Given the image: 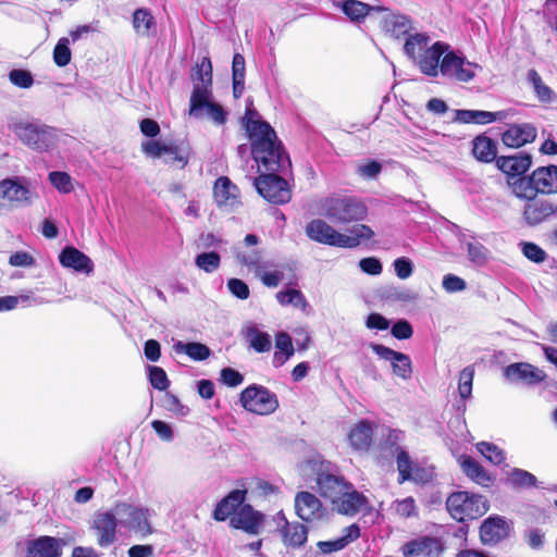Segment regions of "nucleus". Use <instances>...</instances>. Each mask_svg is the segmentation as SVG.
<instances>
[{
	"instance_id": "obj_1",
	"label": "nucleus",
	"mask_w": 557,
	"mask_h": 557,
	"mask_svg": "<svg viewBox=\"0 0 557 557\" xmlns=\"http://www.w3.org/2000/svg\"><path fill=\"white\" fill-rule=\"evenodd\" d=\"M243 125L251 144V154L260 171L283 172L290 166V160L275 131L262 120L250 99L247 100Z\"/></svg>"
},
{
	"instance_id": "obj_2",
	"label": "nucleus",
	"mask_w": 557,
	"mask_h": 557,
	"mask_svg": "<svg viewBox=\"0 0 557 557\" xmlns=\"http://www.w3.org/2000/svg\"><path fill=\"white\" fill-rule=\"evenodd\" d=\"M246 491L235 490L224 497L214 510V518L223 521L228 519L230 525L249 535H259L265 524V516L245 504Z\"/></svg>"
},
{
	"instance_id": "obj_3",
	"label": "nucleus",
	"mask_w": 557,
	"mask_h": 557,
	"mask_svg": "<svg viewBox=\"0 0 557 557\" xmlns=\"http://www.w3.org/2000/svg\"><path fill=\"white\" fill-rule=\"evenodd\" d=\"M306 235L313 242L341 247L356 248L363 240L370 239L374 232L366 224H356L348 233L337 232L322 219H314L306 225Z\"/></svg>"
},
{
	"instance_id": "obj_4",
	"label": "nucleus",
	"mask_w": 557,
	"mask_h": 557,
	"mask_svg": "<svg viewBox=\"0 0 557 557\" xmlns=\"http://www.w3.org/2000/svg\"><path fill=\"white\" fill-rule=\"evenodd\" d=\"M9 127L26 147L38 152L49 151L58 140V129L47 124L15 121Z\"/></svg>"
},
{
	"instance_id": "obj_5",
	"label": "nucleus",
	"mask_w": 557,
	"mask_h": 557,
	"mask_svg": "<svg viewBox=\"0 0 557 557\" xmlns=\"http://www.w3.org/2000/svg\"><path fill=\"white\" fill-rule=\"evenodd\" d=\"M446 508L455 520L463 522L483 516L488 506L486 499L481 495L455 492L448 496Z\"/></svg>"
},
{
	"instance_id": "obj_6",
	"label": "nucleus",
	"mask_w": 557,
	"mask_h": 557,
	"mask_svg": "<svg viewBox=\"0 0 557 557\" xmlns=\"http://www.w3.org/2000/svg\"><path fill=\"white\" fill-rule=\"evenodd\" d=\"M324 216L335 223H349L362 220L367 208L359 200L351 197H331L322 205Z\"/></svg>"
},
{
	"instance_id": "obj_7",
	"label": "nucleus",
	"mask_w": 557,
	"mask_h": 557,
	"mask_svg": "<svg viewBox=\"0 0 557 557\" xmlns=\"http://www.w3.org/2000/svg\"><path fill=\"white\" fill-rule=\"evenodd\" d=\"M206 63L209 64L207 57L200 64H195L190 75L194 89L189 101V115L197 119L203 116L205 112H209V79H205V76L209 75V71L205 70Z\"/></svg>"
},
{
	"instance_id": "obj_8",
	"label": "nucleus",
	"mask_w": 557,
	"mask_h": 557,
	"mask_svg": "<svg viewBox=\"0 0 557 557\" xmlns=\"http://www.w3.org/2000/svg\"><path fill=\"white\" fill-rule=\"evenodd\" d=\"M242 406L256 414L267 416L278 408L277 396L262 385L252 384L240 393Z\"/></svg>"
},
{
	"instance_id": "obj_9",
	"label": "nucleus",
	"mask_w": 557,
	"mask_h": 557,
	"mask_svg": "<svg viewBox=\"0 0 557 557\" xmlns=\"http://www.w3.org/2000/svg\"><path fill=\"white\" fill-rule=\"evenodd\" d=\"M479 69V64L468 61L462 53L448 49L441 61L440 72L446 78L468 83Z\"/></svg>"
},
{
	"instance_id": "obj_10",
	"label": "nucleus",
	"mask_w": 557,
	"mask_h": 557,
	"mask_svg": "<svg viewBox=\"0 0 557 557\" xmlns=\"http://www.w3.org/2000/svg\"><path fill=\"white\" fill-rule=\"evenodd\" d=\"M396 462L398 470V483L406 481H412L414 483H428L433 480L434 473L432 468L422 466L421 463L413 461L408 453L401 447L395 448Z\"/></svg>"
},
{
	"instance_id": "obj_11",
	"label": "nucleus",
	"mask_w": 557,
	"mask_h": 557,
	"mask_svg": "<svg viewBox=\"0 0 557 557\" xmlns=\"http://www.w3.org/2000/svg\"><path fill=\"white\" fill-rule=\"evenodd\" d=\"M557 216V201L549 198L535 197L525 201L522 208V220L530 227L539 226Z\"/></svg>"
},
{
	"instance_id": "obj_12",
	"label": "nucleus",
	"mask_w": 557,
	"mask_h": 557,
	"mask_svg": "<svg viewBox=\"0 0 557 557\" xmlns=\"http://www.w3.org/2000/svg\"><path fill=\"white\" fill-rule=\"evenodd\" d=\"M271 172L261 175L255 180V186L258 193L268 201L276 205H283L290 200L292 193L287 182Z\"/></svg>"
},
{
	"instance_id": "obj_13",
	"label": "nucleus",
	"mask_w": 557,
	"mask_h": 557,
	"mask_svg": "<svg viewBox=\"0 0 557 557\" xmlns=\"http://www.w3.org/2000/svg\"><path fill=\"white\" fill-rule=\"evenodd\" d=\"M505 380L510 384L535 386L546 379V373L528 362L511 363L503 369Z\"/></svg>"
},
{
	"instance_id": "obj_14",
	"label": "nucleus",
	"mask_w": 557,
	"mask_h": 557,
	"mask_svg": "<svg viewBox=\"0 0 557 557\" xmlns=\"http://www.w3.org/2000/svg\"><path fill=\"white\" fill-rule=\"evenodd\" d=\"M113 510L104 512H96L91 522L96 542L99 547L107 548L116 541L117 519Z\"/></svg>"
},
{
	"instance_id": "obj_15",
	"label": "nucleus",
	"mask_w": 557,
	"mask_h": 557,
	"mask_svg": "<svg viewBox=\"0 0 557 557\" xmlns=\"http://www.w3.org/2000/svg\"><path fill=\"white\" fill-rule=\"evenodd\" d=\"M214 202L222 212L230 213L242 206L238 187L227 177H219L213 186Z\"/></svg>"
},
{
	"instance_id": "obj_16",
	"label": "nucleus",
	"mask_w": 557,
	"mask_h": 557,
	"mask_svg": "<svg viewBox=\"0 0 557 557\" xmlns=\"http://www.w3.org/2000/svg\"><path fill=\"white\" fill-rule=\"evenodd\" d=\"M33 194L28 186L17 177L0 181V200L10 208H20L32 203Z\"/></svg>"
},
{
	"instance_id": "obj_17",
	"label": "nucleus",
	"mask_w": 557,
	"mask_h": 557,
	"mask_svg": "<svg viewBox=\"0 0 557 557\" xmlns=\"http://www.w3.org/2000/svg\"><path fill=\"white\" fill-rule=\"evenodd\" d=\"M373 352L383 360L391 363L393 373L407 381L412 375V363L408 355L393 350L382 344H371Z\"/></svg>"
},
{
	"instance_id": "obj_18",
	"label": "nucleus",
	"mask_w": 557,
	"mask_h": 557,
	"mask_svg": "<svg viewBox=\"0 0 557 557\" xmlns=\"http://www.w3.org/2000/svg\"><path fill=\"white\" fill-rule=\"evenodd\" d=\"M297 516L307 522L320 521L326 516L321 500L310 492H299L295 497Z\"/></svg>"
},
{
	"instance_id": "obj_19",
	"label": "nucleus",
	"mask_w": 557,
	"mask_h": 557,
	"mask_svg": "<svg viewBox=\"0 0 557 557\" xmlns=\"http://www.w3.org/2000/svg\"><path fill=\"white\" fill-rule=\"evenodd\" d=\"M332 505L334 510L338 513L352 517L367 509L369 507V500L350 483L347 491L345 490L341 495H338V498H336Z\"/></svg>"
},
{
	"instance_id": "obj_20",
	"label": "nucleus",
	"mask_w": 557,
	"mask_h": 557,
	"mask_svg": "<svg viewBox=\"0 0 557 557\" xmlns=\"http://www.w3.org/2000/svg\"><path fill=\"white\" fill-rule=\"evenodd\" d=\"M114 511L117 516L125 517L126 524L136 533H139L141 536L151 534V525L147 519L146 511L143 509L126 503H117L114 506Z\"/></svg>"
},
{
	"instance_id": "obj_21",
	"label": "nucleus",
	"mask_w": 557,
	"mask_h": 557,
	"mask_svg": "<svg viewBox=\"0 0 557 557\" xmlns=\"http://www.w3.org/2000/svg\"><path fill=\"white\" fill-rule=\"evenodd\" d=\"M449 46L442 41H436L429 47L417 60L416 63L420 71L432 77H436L440 72L441 59L448 51Z\"/></svg>"
},
{
	"instance_id": "obj_22",
	"label": "nucleus",
	"mask_w": 557,
	"mask_h": 557,
	"mask_svg": "<svg viewBox=\"0 0 557 557\" xmlns=\"http://www.w3.org/2000/svg\"><path fill=\"white\" fill-rule=\"evenodd\" d=\"M64 545L63 539L42 535L28 542L26 557H61Z\"/></svg>"
},
{
	"instance_id": "obj_23",
	"label": "nucleus",
	"mask_w": 557,
	"mask_h": 557,
	"mask_svg": "<svg viewBox=\"0 0 557 557\" xmlns=\"http://www.w3.org/2000/svg\"><path fill=\"white\" fill-rule=\"evenodd\" d=\"M443 549V543L440 539L424 536L406 543L403 546L401 552L405 557H438Z\"/></svg>"
},
{
	"instance_id": "obj_24",
	"label": "nucleus",
	"mask_w": 557,
	"mask_h": 557,
	"mask_svg": "<svg viewBox=\"0 0 557 557\" xmlns=\"http://www.w3.org/2000/svg\"><path fill=\"white\" fill-rule=\"evenodd\" d=\"M273 519L286 545L301 546L305 544L308 532L304 524L298 522L289 523L282 511L277 512Z\"/></svg>"
},
{
	"instance_id": "obj_25",
	"label": "nucleus",
	"mask_w": 557,
	"mask_h": 557,
	"mask_svg": "<svg viewBox=\"0 0 557 557\" xmlns=\"http://www.w3.org/2000/svg\"><path fill=\"white\" fill-rule=\"evenodd\" d=\"M350 483L343 476L330 471H321L317 476V485L320 494L333 503Z\"/></svg>"
},
{
	"instance_id": "obj_26",
	"label": "nucleus",
	"mask_w": 557,
	"mask_h": 557,
	"mask_svg": "<svg viewBox=\"0 0 557 557\" xmlns=\"http://www.w3.org/2000/svg\"><path fill=\"white\" fill-rule=\"evenodd\" d=\"M512 116V110H502L497 112L482 110H457L456 121L466 124H491L496 121H505Z\"/></svg>"
},
{
	"instance_id": "obj_27",
	"label": "nucleus",
	"mask_w": 557,
	"mask_h": 557,
	"mask_svg": "<svg viewBox=\"0 0 557 557\" xmlns=\"http://www.w3.org/2000/svg\"><path fill=\"white\" fill-rule=\"evenodd\" d=\"M536 138V128L530 123L512 124L503 134V143L511 148H519Z\"/></svg>"
},
{
	"instance_id": "obj_28",
	"label": "nucleus",
	"mask_w": 557,
	"mask_h": 557,
	"mask_svg": "<svg viewBox=\"0 0 557 557\" xmlns=\"http://www.w3.org/2000/svg\"><path fill=\"white\" fill-rule=\"evenodd\" d=\"M59 261L64 268H70L77 272L90 273L94 269L90 258L72 246H67L61 251Z\"/></svg>"
},
{
	"instance_id": "obj_29",
	"label": "nucleus",
	"mask_w": 557,
	"mask_h": 557,
	"mask_svg": "<svg viewBox=\"0 0 557 557\" xmlns=\"http://www.w3.org/2000/svg\"><path fill=\"white\" fill-rule=\"evenodd\" d=\"M531 157L527 153H517L513 156L499 157L496 159L497 168L506 173L508 177L521 176L531 166Z\"/></svg>"
},
{
	"instance_id": "obj_30",
	"label": "nucleus",
	"mask_w": 557,
	"mask_h": 557,
	"mask_svg": "<svg viewBox=\"0 0 557 557\" xmlns=\"http://www.w3.org/2000/svg\"><path fill=\"white\" fill-rule=\"evenodd\" d=\"M535 188L540 194H557V166L548 165L537 168L532 172Z\"/></svg>"
},
{
	"instance_id": "obj_31",
	"label": "nucleus",
	"mask_w": 557,
	"mask_h": 557,
	"mask_svg": "<svg viewBox=\"0 0 557 557\" xmlns=\"http://www.w3.org/2000/svg\"><path fill=\"white\" fill-rule=\"evenodd\" d=\"M359 536L360 528L358 524L352 523L343 530V534L339 537L331 541H321L318 543V547L323 554H331L344 549Z\"/></svg>"
},
{
	"instance_id": "obj_32",
	"label": "nucleus",
	"mask_w": 557,
	"mask_h": 557,
	"mask_svg": "<svg viewBox=\"0 0 557 557\" xmlns=\"http://www.w3.org/2000/svg\"><path fill=\"white\" fill-rule=\"evenodd\" d=\"M508 187L512 195L519 199L529 201L537 197L539 190L535 188L533 174L529 176H512L507 178Z\"/></svg>"
},
{
	"instance_id": "obj_33",
	"label": "nucleus",
	"mask_w": 557,
	"mask_h": 557,
	"mask_svg": "<svg viewBox=\"0 0 557 557\" xmlns=\"http://www.w3.org/2000/svg\"><path fill=\"white\" fill-rule=\"evenodd\" d=\"M336 5L351 22H361L372 11L384 10L382 7L369 5L358 0H342Z\"/></svg>"
},
{
	"instance_id": "obj_34",
	"label": "nucleus",
	"mask_w": 557,
	"mask_h": 557,
	"mask_svg": "<svg viewBox=\"0 0 557 557\" xmlns=\"http://www.w3.org/2000/svg\"><path fill=\"white\" fill-rule=\"evenodd\" d=\"M506 533L507 524L502 518H488L480 528V536L485 544L497 543Z\"/></svg>"
},
{
	"instance_id": "obj_35",
	"label": "nucleus",
	"mask_w": 557,
	"mask_h": 557,
	"mask_svg": "<svg viewBox=\"0 0 557 557\" xmlns=\"http://www.w3.org/2000/svg\"><path fill=\"white\" fill-rule=\"evenodd\" d=\"M373 429L371 423L361 421L349 433V442L357 450H367L372 443Z\"/></svg>"
},
{
	"instance_id": "obj_36",
	"label": "nucleus",
	"mask_w": 557,
	"mask_h": 557,
	"mask_svg": "<svg viewBox=\"0 0 557 557\" xmlns=\"http://www.w3.org/2000/svg\"><path fill=\"white\" fill-rule=\"evenodd\" d=\"M472 153L481 162H492L496 160V143L487 136H478L472 141Z\"/></svg>"
},
{
	"instance_id": "obj_37",
	"label": "nucleus",
	"mask_w": 557,
	"mask_h": 557,
	"mask_svg": "<svg viewBox=\"0 0 557 557\" xmlns=\"http://www.w3.org/2000/svg\"><path fill=\"white\" fill-rule=\"evenodd\" d=\"M275 352L273 356V366L275 368L282 367L293 355L294 347L292 338L287 333H278L275 341Z\"/></svg>"
},
{
	"instance_id": "obj_38",
	"label": "nucleus",
	"mask_w": 557,
	"mask_h": 557,
	"mask_svg": "<svg viewBox=\"0 0 557 557\" xmlns=\"http://www.w3.org/2000/svg\"><path fill=\"white\" fill-rule=\"evenodd\" d=\"M276 300L282 306H293L304 312H308L310 309L309 302L307 301L305 295L296 288L278 292L276 294Z\"/></svg>"
},
{
	"instance_id": "obj_39",
	"label": "nucleus",
	"mask_w": 557,
	"mask_h": 557,
	"mask_svg": "<svg viewBox=\"0 0 557 557\" xmlns=\"http://www.w3.org/2000/svg\"><path fill=\"white\" fill-rule=\"evenodd\" d=\"M461 467L467 476H469L472 481L476 482L478 484L482 486H488L491 484V476L483 469V467L474 459L470 457H465L461 462Z\"/></svg>"
},
{
	"instance_id": "obj_40",
	"label": "nucleus",
	"mask_w": 557,
	"mask_h": 557,
	"mask_svg": "<svg viewBox=\"0 0 557 557\" xmlns=\"http://www.w3.org/2000/svg\"><path fill=\"white\" fill-rule=\"evenodd\" d=\"M430 37L425 34L410 35L405 42L406 54L412 60H417L428 48Z\"/></svg>"
},
{
	"instance_id": "obj_41",
	"label": "nucleus",
	"mask_w": 557,
	"mask_h": 557,
	"mask_svg": "<svg viewBox=\"0 0 557 557\" xmlns=\"http://www.w3.org/2000/svg\"><path fill=\"white\" fill-rule=\"evenodd\" d=\"M384 28L395 38H400L409 34L411 24L407 16L393 14L385 18Z\"/></svg>"
},
{
	"instance_id": "obj_42",
	"label": "nucleus",
	"mask_w": 557,
	"mask_h": 557,
	"mask_svg": "<svg viewBox=\"0 0 557 557\" xmlns=\"http://www.w3.org/2000/svg\"><path fill=\"white\" fill-rule=\"evenodd\" d=\"M154 25V17L149 10L144 8L135 10L133 14V27L137 34L148 36Z\"/></svg>"
},
{
	"instance_id": "obj_43",
	"label": "nucleus",
	"mask_w": 557,
	"mask_h": 557,
	"mask_svg": "<svg viewBox=\"0 0 557 557\" xmlns=\"http://www.w3.org/2000/svg\"><path fill=\"white\" fill-rule=\"evenodd\" d=\"M264 286L276 287L284 280V265H277L273 262L272 268H262L256 275Z\"/></svg>"
},
{
	"instance_id": "obj_44",
	"label": "nucleus",
	"mask_w": 557,
	"mask_h": 557,
	"mask_svg": "<svg viewBox=\"0 0 557 557\" xmlns=\"http://www.w3.org/2000/svg\"><path fill=\"white\" fill-rule=\"evenodd\" d=\"M237 260L242 264L249 268L250 270H253L255 275H257L258 270H261L262 268H272L273 267V261L262 260L261 252L259 250H253L249 253L238 252Z\"/></svg>"
},
{
	"instance_id": "obj_45",
	"label": "nucleus",
	"mask_w": 557,
	"mask_h": 557,
	"mask_svg": "<svg viewBox=\"0 0 557 557\" xmlns=\"http://www.w3.org/2000/svg\"><path fill=\"white\" fill-rule=\"evenodd\" d=\"M164 162L177 169H184L189 161V149L171 143V151L164 156Z\"/></svg>"
},
{
	"instance_id": "obj_46",
	"label": "nucleus",
	"mask_w": 557,
	"mask_h": 557,
	"mask_svg": "<svg viewBox=\"0 0 557 557\" xmlns=\"http://www.w3.org/2000/svg\"><path fill=\"white\" fill-rule=\"evenodd\" d=\"M391 508L395 515L405 519L417 517L419 512L416 500L411 496L394 500Z\"/></svg>"
},
{
	"instance_id": "obj_47",
	"label": "nucleus",
	"mask_w": 557,
	"mask_h": 557,
	"mask_svg": "<svg viewBox=\"0 0 557 557\" xmlns=\"http://www.w3.org/2000/svg\"><path fill=\"white\" fill-rule=\"evenodd\" d=\"M49 181L52 186L62 194H70L74 190L72 177L69 173L53 171L49 173Z\"/></svg>"
},
{
	"instance_id": "obj_48",
	"label": "nucleus",
	"mask_w": 557,
	"mask_h": 557,
	"mask_svg": "<svg viewBox=\"0 0 557 557\" xmlns=\"http://www.w3.org/2000/svg\"><path fill=\"white\" fill-rule=\"evenodd\" d=\"M148 380L151 386L158 391H166L170 386L166 372L158 366H148Z\"/></svg>"
},
{
	"instance_id": "obj_49",
	"label": "nucleus",
	"mask_w": 557,
	"mask_h": 557,
	"mask_svg": "<svg viewBox=\"0 0 557 557\" xmlns=\"http://www.w3.org/2000/svg\"><path fill=\"white\" fill-rule=\"evenodd\" d=\"M69 44V38L62 37L53 48V61L60 67L66 66L71 62L72 53Z\"/></svg>"
},
{
	"instance_id": "obj_50",
	"label": "nucleus",
	"mask_w": 557,
	"mask_h": 557,
	"mask_svg": "<svg viewBox=\"0 0 557 557\" xmlns=\"http://www.w3.org/2000/svg\"><path fill=\"white\" fill-rule=\"evenodd\" d=\"M143 152L153 159L161 158L171 151V144H164L157 139H150L141 144Z\"/></svg>"
},
{
	"instance_id": "obj_51",
	"label": "nucleus",
	"mask_w": 557,
	"mask_h": 557,
	"mask_svg": "<svg viewBox=\"0 0 557 557\" xmlns=\"http://www.w3.org/2000/svg\"><path fill=\"white\" fill-rule=\"evenodd\" d=\"M177 347L194 360H206L209 357V347L200 343H178Z\"/></svg>"
},
{
	"instance_id": "obj_52",
	"label": "nucleus",
	"mask_w": 557,
	"mask_h": 557,
	"mask_svg": "<svg viewBox=\"0 0 557 557\" xmlns=\"http://www.w3.org/2000/svg\"><path fill=\"white\" fill-rule=\"evenodd\" d=\"M473 376H474V370L471 367H466L459 373L458 392H459L461 399H463V400L471 396Z\"/></svg>"
},
{
	"instance_id": "obj_53",
	"label": "nucleus",
	"mask_w": 557,
	"mask_h": 557,
	"mask_svg": "<svg viewBox=\"0 0 557 557\" xmlns=\"http://www.w3.org/2000/svg\"><path fill=\"white\" fill-rule=\"evenodd\" d=\"M467 251L469 260L475 265H483L488 260V250L478 242L468 243Z\"/></svg>"
},
{
	"instance_id": "obj_54",
	"label": "nucleus",
	"mask_w": 557,
	"mask_h": 557,
	"mask_svg": "<svg viewBox=\"0 0 557 557\" xmlns=\"http://www.w3.org/2000/svg\"><path fill=\"white\" fill-rule=\"evenodd\" d=\"M529 79L532 82L539 99L543 102H550L554 98L553 90L546 86L535 71L529 72Z\"/></svg>"
},
{
	"instance_id": "obj_55",
	"label": "nucleus",
	"mask_w": 557,
	"mask_h": 557,
	"mask_svg": "<svg viewBox=\"0 0 557 557\" xmlns=\"http://www.w3.org/2000/svg\"><path fill=\"white\" fill-rule=\"evenodd\" d=\"M476 448L494 465H500L505 459L504 451L494 444L481 442L476 445Z\"/></svg>"
},
{
	"instance_id": "obj_56",
	"label": "nucleus",
	"mask_w": 557,
	"mask_h": 557,
	"mask_svg": "<svg viewBox=\"0 0 557 557\" xmlns=\"http://www.w3.org/2000/svg\"><path fill=\"white\" fill-rule=\"evenodd\" d=\"M509 481L512 485L519 487H530L536 484V478L522 469H513L509 474Z\"/></svg>"
},
{
	"instance_id": "obj_57",
	"label": "nucleus",
	"mask_w": 557,
	"mask_h": 557,
	"mask_svg": "<svg viewBox=\"0 0 557 557\" xmlns=\"http://www.w3.org/2000/svg\"><path fill=\"white\" fill-rule=\"evenodd\" d=\"M164 408L181 417H185L189 413V408L183 405L178 397L172 393L166 392L163 398Z\"/></svg>"
},
{
	"instance_id": "obj_58",
	"label": "nucleus",
	"mask_w": 557,
	"mask_h": 557,
	"mask_svg": "<svg viewBox=\"0 0 557 557\" xmlns=\"http://www.w3.org/2000/svg\"><path fill=\"white\" fill-rule=\"evenodd\" d=\"M9 79L13 85L24 89L32 87L34 84V77L32 73L22 69L12 70L9 73Z\"/></svg>"
},
{
	"instance_id": "obj_59",
	"label": "nucleus",
	"mask_w": 557,
	"mask_h": 557,
	"mask_svg": "<svg viewBox=\"0 0 557 557\" xmlns=\"http://www.w3.org/2000/svg\"><path fill=\"white\" fill-rule=\"evenodd\" d=\"M250 345L259 352L269 351L271 349V337L269 334L260 331H251L249 333Z\"/></svg>"
},
{
	"instance_id": "obj_60",
	"label": "nucleus",
	"mask_w": 557,
	"mask_h": 557,
	"mask_svg": "<svg viewBox=\"0 0 557 557\" xmlns=\"http://www.w3.org/2000/svg\"><path fill=\"white\" fill-rule=\"evenodd\" d=\"M382 171V163L375 160L367 161L357 166L356 173L367 180L376 178Z\"/></svg>"
},
{
	"instance_id": "obj_61",
	"label": "nucleus",
	"mask_w": 557,
	"mask_h": 557,
	"mask_svg": "<svg viewBox=\"0 0 557 557\" xmlns=\"http://www.w3.org/2000/svg\"><path fill=\"white\" fill-rule=\"evenodd\" d=\"M220 381L228 387H236L244 382V375L233 368H224L221 370Z\"/></svg>"
},
{
	"instance_id": "obj_62",
	"label": "nucleus",
	"mask_w": 557,
	"mask_h": 557,
	"mask_svg": "<svg viewBox=\"0 0 557 557\" xmlns=\"http://www.w3.org/2000/svg\"><path fill=\"white\" fill-rule=\"evenodd\" d=\"M523 255L531 261L540 263L546 258V252L534 243H521Z\"/></svg>"
},
{
	"instance_id": "obj_63",
	"label": "nucleus",
	"mask_w": 557,
	"mask_h": 557,
	"mask_svg": "<svg viewBox=\"0 0 557 557\" xmlns=\"http://www.w3.org/2000/svg\"><path fill=\"white\" fill-rule=\"evenodd\" d=\"M227 288L232 295L239 299H247L250 295L248 285L239 278H230L227 281Z\"/></svg>"
},
{
	"instance_id": "obj_64",
	"label": "nucleus",
	"mask_w": 557,
	"mask_h": 557,
	"mask_svg": "<svg viewBox=\"0 0 557 557\" xmlns=\"http://www.w3.org/2000/svg\"><path fill=\"white\" fill-rule=\"evenodd\" d=\"M467 287V284L463 278L454 275V274H446L443 277V288L447 293H457L462 292Z\"/></svg>"
}]
</instances>
